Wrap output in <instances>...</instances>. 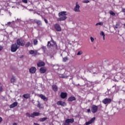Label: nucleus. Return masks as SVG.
Returning <instances> with one entry per match:
<instances>
[{"mask_svg":"<svg viewBox=\"0 0 125 125\" xmlns=\"http://www.w3.org/2000/svg\"><path fill=\"white\" fill-rule=\"evenodd\" d=\"M58 16L59 18H58L57 21L59 22V21H64L67 19V12L66 11H62L59 13Z\"/></svg>","mask_w":125,"mask_h":125,"instance_id":"obj_1","label":"nucleus"},{"mask_svg":"<svg viewBox=\"0 0 125 125\" xmlns=\"http://www.w3.org/2000/svg\"><path fill=\"white\" fill-rule=\"evenodd\" d=\"M17 44L19 46H24L25 45V40L22 38H18L17 40Z\"/></svg>","mask_w":125,"mask_h":125,"instance_id":"obj_2","label":"nucleus"},{"mask_svg":"<svg viewBox=\"0 0 125 125\" xmlns=\"http://www.w3.org/2000/svg\"><path fill=\"white\" fill-rule=\"evenodd\" d=\"M19 48V46H18L17 44H13L11 47V51L12 52H16V51H17V49H18Z\"/></svg>","mask_w":125,"mask_h":125,"instance_id":"obj_3","label":"nucleus"},{"mask_svg":"<svg viewBox=\"0 0 125 125\" xmlns=\"http://www.w3.org/2000/svg\"><path fill=\"white\" fill-rule=\"evenodd\" d=\"M91 111L92 113L95 114V113H97V111H98V106L95 104L92 105L91 107Z\"/></svg>","mask_w":125,"mask_h":125,"instance_id":"obj_4","label":"nucleus"},{"mask_svg":"<svg viewBox=\"0 0 125 125\" xmlns=\"http://www.w3.org/2000/svg\"><path fill=\"white\" fill-rule=\"evenodd\" d=\"M75 122L74 118L67 119L65 121L64 125H70V124H73Z\"/></svg>","mask_w":125,"mask_h":125,"instance_id":"obj_5","label":"nucleus"},{"mask_svg":"<svg viewBox=\"0 0 125 125\" xmlns=\"http://www.w3.org/2000/svg\"><path fill=\"white\" fill-rule=\"evenodd\" d=\"M56 44V42H54V40H53L52 38H51V41L48 42L47 45V46H50V47H53V46H54V45H55Z\"/></svg>","mask_w":125,"mask_h":125,"instance_id":"obj_6","label":"nucleus"},{"mask_svg":"<svg viewBox=\"0 0 125 125\" xmlns=\"http://www.w3.org/2000/svg\"><path fill=\"white\" fill-rule=\"evenodd\" d=\"M54 27L56 31H57V32H61V31H62L60 24L58 23L55 24L54 25Z\"/></svg>","mask_w":125,"mask_h":125,"instance_id":"obj_7","label":"nucleus"},{"mask_svg":"<svg viewBox=\"0 0 125 125\" xmlns=\"http://www.w3.org/2000/svg\"><path fill=\"white\" fill-rule=\"evenodd\" d=\"M102 102L104 104H110V103H111V102H112V99H110V98H105L102 101Z\"/></svg>","mask_w":125,"mask_h":125,"instance_id":"obj_8","label":"nucleus"},{"mask_svg":"<svg viewBox=\"0 0 125 125\" xmlns=\"http://www.w3.org/2000/svg\"><path fill=\"white\" fill-rule=\"evenodd\" d=\"M57 104L58 106H62V107H65V106H67V104L66 102H63L62 101H59L57 102Z\"/></svg>","mask_w":125,"mask_h":125,"instance_id":"obj_9","label":"nucleus"},{"mask_svg":"<svg viewBox=\"0 0 125 125\" xmlns=\"http://www.w3.org/2000/svg\"><path fill=\"white\" fill-rule=\"evenodd\" d=\"M80 5H79V3L78 2L76 3V6L74 7V11L75 12H81V10H80Z\"/></svg>","mask_w":125,"mask_h":125,"instance_id":"obj_10","label":"nucleus"},{"mask_svg":"<svg viewBox=\"0 0 125 125\" xmlns=\"http://www.w3.org/2000/svg\"><path fill=\"white\" fill-rule=\"evenodd\" d=\"M29 71L30 74H35L37 72V68L35 66H32L29 69Z\"/></svg>","mask_w":125,"mask_h":125,"instance_id":"obj_11","label":"nucleus"},{"mask_svg":"<svg viewBox=\"0 0 125 125\" xmlns=\"http://www.w3.org/2000/svg\"><path fill=\"white\" fill-rule=\"evenodd\" d=\"M34 22L37 24L38 26H42V21L40 20H38L37 19L34 20Z\"/></svg>","mask_w":125,"mask_h":125,"instance_id":"obj_12","label":"nucleus"},{"mask_svg":"<svg viewBox=\"0 0 125 125\" xmlns=\"http://www.w3.org/2000/svg\"><path fill=\"white\" fill-rule=\"evenodd\" d=\"M46 68L42 67L40 69V72L41 74H45L46 72Z\"/></svg>","mask_w":125,"mask_h":125,"instance_id":"obj_13","label":"nucleus"},{"mask_svg":"<svg viewBox=\"0 0 125 125\" xmlns=\"http://www.w3.org/2000/svg\"><path fill=\"white\" fill-rule=\"evenodd\" d=\"M68 94H67L66 92H62L61 93V98H62V99H65L66 97H67Z\"/></svg>","mask_w":125,"mask_h":125,"instance_id":"obj_14","label":"nucleus"},{"mask_svg":"<svg viewBox=\"0 0 125 125\" xmlns=\"http://www.w3.org/2000/svg\"><path fill=\"white\" fill-rule=\"evenodd\" d=\"M95 119H96L95 117H93L90 121L86 122L85 125H91V124H92V123H94V121H95Z\"/></svg>","mask_w":125,"mask_h":125,"instance_id":"obj_15","label":"nucleus"},{"mask_svg":"<svg viewBox=\"0 0 125 125\" xmlns=\"http://www.w3.org/2000/svg\"><path fill=\"white\" fill-rule=\"evenodd\" d=\"M45 63L42 61H40L37 63V66L38 67H43V66H45Z\"/></svg>","mask_w":125,"mask_h":125,"instance_id":"obj_16","label":"nucleus"},{"mask_svg":"<svg viewBox=\"0 0 125 125\" xmlns=\"http://www.w3.org/2000/svg\"><path fill=\"white\" fill-rule=\"evenodd\" d=\"M17 105H18V103L17 102H15L14 103H13L12 104H11V105H10L9 107L10 108V109H12V108H14V107H16V106H17Z\"/></svg>","mask_w":125,"mask_h":125,"instance_id":"obj_17","label":"nucleus"},{"mask_svg":"<svg viewBox=\"0 0 125 125\" xmlns=\"http://www.w3.org/2000/svg\"><path fill=\"white\" fill-rule=\"evenodd\" d=\"M67 101H69V102H72L73 101H76V97L71 96L68 99H67Z\"/></svg>","mask_w":125,"mask_h":125,"instance_id":"obj_18","label":"nucleus"},{"mask_svg":"<svg viewBox=\"0 0 125 125\" xmlns=\"http://www.w3.org/2000/svg\"><path fill=\"white\" fill-rule=\"evenodd\" d=\"M29 54H34V56H37L38 55V52H35V51L31 50L29 51Z\"/></svg>","mask_w":125,"mask_h":125,"instance_id":"obj_19","label":"nucleus"},{"mask_svg":"<svg viewBox=\"0 0 125 125\" xmlns=\"http://www.w3.org/2000/svg\"><path fill=\"white\" fill-rule=\"evenodd\" d=\"M38 116H40V113L39 112H33L31 114V118H35V116L37 117Z\"/></svg>","mask_w":125,"mask_h":125,"instance_id":"obj_20","label":"nucleus"},{"mask_svg":"<svg viewBox=\"0 0 125 125\" xmlns=\"http://www.w3.org/2000/svg\"><path fill=\"white\" fill-rule=\"evenodd\" d=\"M52 88L53 90L55 92H56V91H57V90H58V87L55 84H54L52 86Z\"/></svg>","mask_w":125,"mask_h":125,"instance_id":"obj_21","label":"nucleus"},{"mask_svg":"<svg viewBox=\"0 0 125 125\" xmlns=\"http://www.w3.org/2000/svg\"><path fill=\"white\" fill-rule=\"evenodd\" d=\"M39 97H40V98H41V99H42L43 100H44V101H46L47 100V99L46 98V97H45L42 94L40 95H39Z\"/></svg>","mask_w":125,"mask_h":125,"instance_id":"obj_22","label":"nucleus"},{"mask_svg":"<svg viewBox=\"0 0 125 125\" xmlns=\"http://www.w3.org/2000/svg\"><path fill=\"white\" fill-rule=\"evenodd\" d=\"M30 94H25L22 95V97L25 99H28V98H30Z\"/></svg>","mask_w":125,"mask_h":125,"instance_id":"obj_23","label":"nucleus"},{"mask_svg":"<svg viewBox=\"0 0 125 125\" xmlns=\"http://www.w3.org/2000/svg\"><path fill=\"white\" fill-rule=\"evenodd\" d=\"M16 80L15 79V77L12 76V78L11 79V83H15Z\"/></svg>","mask_w":125,"mask_h":125,"instance_id":"obj_24","label":"nucleus"},{"mask_svg":"<svg viewBox=\"0 0 125 125\" xmlns=\"http://www.w3.org/2000/svg\"><path fill=\"white\" fill-rule=\"evenodd\" d=\"M46 120H47V118L46 117H44L42 118H41L40 119V122H44L45 121H46Z\"/></svg>","mask_w":125,"mask_h":125,"instance_id":"obj_25","label":"nucleus"},{"mask_svg":"<svg viewBox=\"0 0 125 125\" xmlns=\"http://www.w3.org/2000/svg\"><path fill=\"white\" fill-rule=\"evenodd\" d=\"M109 14H110V15H112V16H116V14L114 13L113 11H110Z\"/></svg>","mask_w":125,"mask_h":125,"instance_id":"obj_26","label":"nucleus"},{"mask_svg":"<svg viewBox=\"0 0 125 125\" xmlns=\"http://www.w3.org/2000/svg\"><path fill=\"white\" fill-rule=\"evenodd\" d=\"M68 60H69V59L67 57L63 58L62 59L63 62H66V61H68Z\"/></svg>","mask_w":125,"mask_h":125,"instance_id":"obj_27","label":"nucleus"},{"mask_svg":"<svg viewBox=\"0 0 125 125\" xmlns=\"http://www.w3.org/2000/svg\"><path fill=\"white\" fill-rule=\"evenodd\" d=\"M31 45V42H28L25 44V47H29Z\"/></svg>","mask_w":125,"mask_h":125,"instance_id":"obj_28","label":"nucleus"},{"mask_svg":"<svg viewBox=\"0 0 125 125\" xmlns=\"http://www.w3.org/2000/svg\"><path fill=\"white\" fill-rule=\"evenodd\" d=\"M98 25H100L101 26H103V23L102 22H99V23H97L96 24V26H98Z\"/></svg>","mask_w":125,"mask_h":125,"instance_id":"obj_29","label":"nucleus"},{"mask_svg":"<svg viewBox=\"0 0 125 125\" xmlns=\"http://www.w3.org/2000/svg\"><path fill=\"white\" fill-rule=\"evenodd\" d=\"M33 43H34V45H37V44H38V40H34Z\"/></svg>","mask_w":125,"mask_h":125,"instance_id":"obj_30","label":"nucleus"},{"mask_svg":"<svg viewBox=\"0 0 125 125\" xmlns=\"http://www.w3.org/2000/svg\"><path fill=\"white\" fill-rule=\"evenodd\" d=\"M25 115H26V116H27V117H28V118H31V117L32 118V114L30 115V113H28V112L26 113Z\"/></svg>","mask_w":125,"mask_h":125,"instance_id":"obj_31","label":"nucleus"},{"mask_svg":"<svg viewBox=\"0 0 125 125\" xmlns=\"http://www.w3.org/2000/svg\"><path fill=\"white\" fill-rule=\"evenodd\" d=\"M59 77L60 78H62V79H64L65 78V76L63 74H59Z\"/></svg>","mask_w":125,"mask_h":125,"instance_id":"obj_32","label":"nucleus"},{"mask_svg":"<svg viewBox=\"0 0 125 125\" xmlns=\"http://www.w3.org/2000/svg\"><path fill=\"white\" fill-rule=\"evenodd\" d=\"M82 54H83V52L82 51H80L78 52L77 55H82Z\"/></svg>","mask_w":125,"mask_h":125,"instance_id":"obj_33","label":"nucleus"},{"mask_svg":"<svg viewBox=\"0 0 125 125\" xmlns=\"http://www.w3.org/2000/svg\"><path fill=\"white\" fill-rule=\"evenodd\" d=\"M14 25H15V23L14 22H12L11 24V27H12V28H17V27L14 26Z\"/></svg>","mask_w":125,"mask_h":125,"instance_id":"obj_34","label":"nucleus"},{"mask_svg":"<svg viewBox=\"0 0 125 125\" xmlns=\"http://www.w3.org/2000/svg\"><path fill=\"white\" fill-rule=\"evenodd\" d=\"M83 3H88L89 1L88 0H85L83 1Z\"/></svg>","mask_w":125,"mask_h":125,"instance_id":"obj_35","label":"nucleus"},{"mask_svg":"<svg viewBox=\"0 0 125 125\" xmlns=\"http://www.w3.org/2000/svg\"><path fill=\"white\" fill-rule=\"evenodd\" d=\"M119 27H120V23H117L116 24V26H115V28L116 29H118L119 28Z\"/></svg>","mask_w":125,"mask_h":125,"instance_id":"obj_36","label":"nucleus"},{"mask_svg":"<svg viewBox=\"0 0 125 125\" xmlns=\"http://www.w3.org/2000/svg\"><path fill=\"white\" fill-rule=\"evenodd\" d=\"M100 35H101V36H103V37H105V34H104V32L103 31H102L101 32Z\"/></svg>","mask_w":125,"mask_h":125,"instance_id":"obj_37","label":"nucleus"},{"mask_svg":"<svg viewBox=\"0 0 125 125\" xmlns=\"http://www.w3.org/2000/svg\"><path fill=\"white\" fill-rule=\"evenodd\" d=\"M24 3H28V0H21Z\"/></svg>","mask_w":125,"mask_h":125,"instance_id":"obj_38","label":"nucleus"},{"mask_svg":"<svg viewBox=\"0 0 125 125\" xmlns=\"http://www.w3.org/2000/svg\"><path fill=\"white\" fill-rule=\"evenodd\" d=\"M44 21L45 23H46V24H48V21H47V20H46V19H44Z\"/></svg>","mask_w":125,"mask_h":125,"instance_id":"obj_39","label":"nucleus"},{"mask_svg":"<svg viewBox=\"0 0 125 125\" xmlns=\"http://www.w3.org/2000/svg\"><path fill=\"white\" fill-rule=\"evenodd\" d=\"M90 40H91V42H94V38H93L92 37H90Z\"/></svg>","mask_w":125,"mask_h":125,"instance_id":"obj_40","label":"nucleus"},{"mask_svg":"<svg viewBox=\"0 0 125 125\" xmlns=\"http://www.w3.org/2000/svg\"><path fill=\"white\" fill-rule=\"evenodd\" d=\"M3 90V88H2V86L0 87V92H2V90Z\"/></svg>","mask_w":125,"mask_h":125,"instance_id":"obj_41","label":"nucleus"},{"mask_svg":"<svg viewBox=\"0 0 125 125\" xmlns=\"http://www.w3.org/2000/svg\"><path fill=\"white\" fill-rule=\"evenodd\" d=\"M122 11V12H124V13H125V8H123Z\"/></svg>","mask_w":125,"mask_h":125,"instance_id":"obj_42","label":"nucleus"},{"mask_svg":"<svg viewBox=\"0 0 125 125\" xmlns=\"http://www.w3.org/2000/svg\"><path fill=\"white\" fill-rule=\"evenodd\" d=\"M3 47H2V46H0V51H1V50H2V49H3Z\"/></svg>","mask_w":125,"mask_h":125,"instance_id":"obj_43","label":"nucleus"},{"mask_svg":"<svg viewBox=\"0 0 125 125\" xmlns=\"http://www.w3.org/2000/svg\"><path fill=\"white\" fill-rule=\"evenodd\" d=\"M87 113H90V109H88L87 110Z\"/></svg>","mask_w":125,"mask_h":125,"instance_id":"obj_44","label":"nucleus"},{"mask_svg":"<svg viewBox=\"0 0 125 125\" xmlns=\"http://www.w3.org/2000/svg\"><path fill=\"white\" fill-rule=\"evenodd\" d=\"M2 121V118L0 117V124L1 123Z\"/></svg>","mask_w":125,"mask_h":125,"instance_id":"obj_45","label":"nucleus"},{"mask_svg":"<svg viewBox=\"0 0 125 125\" xmlns=\"http://www.w3.org/2000/svg\"><path fill=\"white\" fill-rule=\"evenodd\" d=\"M38 108H41V104H38Z\"/></svg>","mask_w":125,"mask_h":125,"instance_id":"obj_46","label":"nucleus"},{"mask_svg":"<svg viewBox=\"0 0 125 125\" xmlns=\"http://www.w3.org/2000/svg\"><path fill=\"white\" fill-rule=\"evenodd\" d=\"M7 24H8V25H10V24H11V22H8L7 23Z\"/></svg>","mask_w":125,"mask_h":125,"instance_id":"obj_47","label":"nucleus"},{"mask_svg":"<svg viewBox=\"0 0 125 125\" xmlns=\"http://www.w3.org/2000/svg\"><path fill=\"white\" fill-rule=\"evenodd\" d=\"M34 125H40V124H38V123H34Z\"/></svg>","mask_w":125,"mask_h":125,"instance_id":"obj_48","label":"nucleus"},{"mask_svg":"<svg viewBox=\"0 0 125 125\" xmlns=\"http://www.w3.org/2000/svg\"><path fill=\"white\" fill-rule=\"evenodd\" d=\"M13 125H17V123H13Z\"/></svg>","mask_w":125,"mask_h":125,"instance_id":"obj_49","label":"nucleus"},{"mask_svg":"<svg viewBox=\"0 0 125 125\" xmlns=\"http://www.w3.org/2000/svg\"><path fill=\"white\" fill-rule=\"evenodd\" d=\"M44 48H45V47L44 46L42 47V49H44Z\"/></svg>","mask_w":125,"mask_h":125,"instance_id":"obj_50","label":"nucleus"},{"mask_svg":"<svg viewBox=\"0 0 125 125\" xmlns=\"http://www.w3.org/2000/svg\"><path fill=\"white\" fill-rule=\"evenodd\" d=\"M103 40H104V41L105 40V36H103Z\"/></svg>","mask_w":125,"mask_h":125,"instance_id":"obj_51","label":"nucleus"},{"mask_svg":"<svg viewBox=\"0 0 125 125\" xmlns=\"http://www.w3.org/2000/svg\"><path fill=\"white\" fill-rule=\"evenodd\" d=\"M113 87L116 88V86H113Z\"/></svg>","mask_w":125,"mask_h":125,"instance_id":"obj_52","label":"nucleus"},{"mask_svg":"<svg viewBox=\"0 0 125 125\" xmlns=\"http://www.w3.org/2000/svg\"><path fill=\"white\" fill-rule=\"evenodd\" d=\"M100 106H101V107H102V105L101 104H100Z\"/></svg>","mask_w":125,"mask_h":125,"instance_id":"obj_53","label":"nucleus"}]
</instances>
